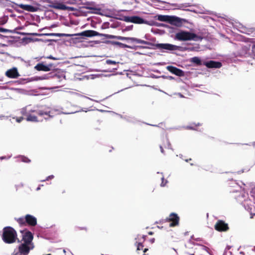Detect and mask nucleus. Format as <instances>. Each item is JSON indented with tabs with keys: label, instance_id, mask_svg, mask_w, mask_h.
<instances>
[{
	"label": "nucleus",
	"instance_id": "obj_1",
	"mask_svg": "<svg viewBox=\"0 0 255 255\" xmlns=\"http://www.w3.org/2000/svg\"><path fill=\"white\" fill-rule=\"evenodd\" d=\"M132 43L139 44H143L145 45H151V47L141 45L144 48H136L137 49H158L161 52H168L169 51L181 50V47L179 46L175 45H167V44H154L150 42L141 40L137 38L133 37Z\"/></svg>",
	"mask_w": 255,
	"mask_h": 255
},
{
	"label": "nucleus",
	"instance_id": "obj_2",
	"mask_svg": "<svg viewBox=\"0 0 255 255\" xmlns=\"http://www.w3.org/2000/svg\"><path fill=\"white\" fill-rule=\"evenodd\" d=\"M1 238L3 241L6 244H12L15 243L16 240L18 241V242H20L17 238L16 231L10 226L5 227L3 229Z\"/></svg>",
	"mask_w": 255,
	"mask_h": 255
},
{
	"label": "nucleus",
	"instance_id": "obj_3",
	"mask_svg": "<svg viewBox=\"0 0 255 255\" xmlns=\"http://www.w3.org/2000/svg\"><path fill=\"white\" fill-rule=\"evenodd\" d=\"M174 39L179 41L194 40L197 41L202 39V37L194 33L179 30L176 33Z\"/></svg>",
	"mask_w": 255,
	"mask_h": 255
},
{
	"label": "nucleus",
	"instance_id": "obj_4",
	"mask_svg": "<svg viewBox=\"0 0 255 255\" xmlns=\"http://www.w3.org/2000/svg\"><path fill=\"white\" fill-rule=\"evenodd\" d=\"M88 36V37H91L95 36H104L109 39H116L120 40H127L132 43L133 37H124L121 36H116L108 34L100 33L96 31L93 30H88V32L85 33Z\"/></svg>",
	"mask_w": 255,
	"mask_h": 255
},
{
	"label": "nucleus",
	"instance_id": "obj_5",
	"mask_svg": "<svg viewBox=\"0 0 255 255\" xmlns=\"http://www.w3.org/2000/svg\"><path fill=\"white\" fill-rule=\"evenodd\" d=\"M88 32V30H85L80 33H75V34H67V33H27V34L33 35V36H54L62 37V36H85L88 37V36L85 34Z\"/></svg>",
	"mask_w": 255,
	"mask_h": 255
},
{
	"label": "nucleus",
	"instance_id": "obj_6",
	"mask_svg": "<svg viewBox=\"0 0 255 255\" xmlns=\"http://www.w3.org/2000/svg\"><path fill=\"white\" fill-rule=\"evenodd\" d=\"M34 246L21 243L18 247L14 250L13 255H28L30 250L34 249Z\"/></svg>",
	"mask_w": 255,
	"mask_h": 255
},
{
	"label": "nucleus",
	"instance_id": "obj_7",
	"mask_svg": "<svg viewBox=\"0 0 255 255\" xmlns=\"http://www.w3.org/2000/svg\"><path fill=\"white\" fill-rule=\"evenodd\" d=\"M62 78H64L65 76L63 75H59L55 72H50L46 74H44L43 76H39V77H36L33 78V81L34 80H42L45 79H48L49 78H53L55 79L56 80L60 82L61 79Z\"/></svg>",
	"mask_w": 255,
	"mask_h": 255
},
{
	"label": "nucleus",
	"instance_id": "obj_8",
	"mask_svg": "<svg viewBox=\"0 0 255 255\" xmlns=\"http://www.w3.org/2000/svg\"><path fill=\"white\" fill-rule=\"evenodd\" d=\"M105 43L106 44H112L113 45H116L119 46L120 48H128L133 50H136V48H144L141 46H130L127 45L126 44H124L122 42L115 41H111V40H106L105 41Z\"/></svg>",
	"mask_w": 255,
	"mask_h": 255
},
{
	"label": "nucleus",
	"instance_id": "obj_9",
	"mask_svg": "<svg viewBox=\"0 0 255 255\" xmlns=\"http://www.w3.org/2000/svg\"><path fill=\"white\" fill-rule=\"evenodd\" d=\"M33 239V236L32 234L30 231H26L22 235L21 241H23L22 243L23 244L34 246L33 243L32 242Z\"/></svg>",
	"mask_w": 255,
	"mask_h": 255
},
{
	"label": "nucleus",
	"instance_id": "obj_10",
	"mask_svg": "<svg viewBox=\"0 0 255 255\" xmlns=\"http://www.w3.org/2000/svg\"><path fill=\"white\" fill-rule=\"evenodd\" d=\"M166 220L167 221L171 222V223L169 224V227H172L179 225V217L177 214L172 213L170 214L169 218H167Z\"/></svg>",
	"mask_w": 255,
	"mask_h": 255
},
{
	"label": "nucleus",
	"instance_id": "obj_11",
	"mask_svg": "<svg viewBox=\"0 0 255 255\" xmlns=\"http://www.w3.org/2000/svg\"><path fill=\"white\" fill-rule=\"evenodd\" d=\"M83 4L85 5V6H83L84 8L90 9V10H94L96 11L94 12V13L95 14H101L99 11L101 10L100 8L97 7L96 3L94 1H85V2L82 3Z\"/></svg>",
	"mask_w": 255,
	"mask_h": 255
},
{
	"label": "nucleus",
	"instance_id": "obj_12",
	"mask_svg": "<svg viewBox=\"0 0 255 255\" xmlns=\"http://www.w3.org/2000/svg\"><path fill=\"white\" fill-rule=\"evenodd\" d=\"M48 6L61 10H68L70 11L76 10V8L73 7L66 6L62 2H55L54 4L48 5Z\"/></svg>",
	"mask_w": 255,
	"mask_h": 255
},
{
	"label": "nucleus",
	"instance_id": "obj_13",
	"mask_svg": "<svg viewBox=\"0 0 255 255\" xmlns=\"http://www.w3.org/2000/svg\"><path fill=\"white\" fill-rule=\"evenodd\" d=\"M14 4L18 6V7L22 8L23 9L26 10L29 12H36L40 10V8L38 7L33 6L29 4H24L22 3L18 4L15 2H12Z\"/></svg>",
	"mask_w": 255,
	"mask_h": 255
},
{
	"label": "nucleus",
	"instance_id": "obj_14",
	"mask_svg": "<svg viewBox=\"0 0 255 255\" xmlns=\"http://www.w3.org/2000/svg\"><path fill=\"white\" fill-rule=\"evenodd\" d=\"M166 69L171 73L179 77H183L185 75L184 72L182 70L173 66H167Z\"/></svg>",
	"mask_w": 255,
	"mask_h": 255
},
{
	"label": "nucleus",
	"instance_id": "obj_15",
	"mask_svg": "<svg viewBox=\"0 0 255 255\" xmlns=\"http://www.w3.org/2000/svg\"><path fill=\"white\" fill-rule=\"evenodd\" d=\"M215 229L219 232H225L228 230L229 227L223 221L218 220L215 225Z\"/></svg>",
	"mask_w": 255,
	"mask_h": 255
},
{
	"label": "nucleus",
	"instance_id": "obj_16",
	"mask_svg": "<svg viewBox=\"0 0 255 255\" xmlns=\"http://www.w3.org/2000/svg\"><path fill=\"white\" fill-rule=\"evenodd\" d=\"M50 108L47 107H41V109H38L36 110L33 111L35 112L36 114L40 116H42L43 115H48L49 117L52 118L53 117V115H51V111L49 110Z\"/></svg>",
	"mask_w": 255,
	"mask_h": 255
},
{
	"label": "nucleus",
	"instance_id": "obj_17",
	"mask_svg": "<svg viewBox=\"0 0 255 255\" xmlns=\"http://www.w3.org/2000/svg\"><path fill=\"white\" fill-rule=\"evenodd\" d=\"M203 65H205L209 68H219L222 66V64L220 62L210 60L203 62Z\"/></svg>",
	"mask_w": 255,
	"mask_h": 255
},
{
	"label": "nucleus",
	"instance_id": "obj_18",
	"mask_svg": "<svg viewBox=\"0 0 255 255\" xmlns=\"http://www.w3.org/2000/svg\"><path fill=\"white\" fill-rule=\"evenodd\" d=\"M184 20L178 17L175 16H170L169 23L174 26H181L182 25V21Z\"/></svg>",
	"mask_w": 255,
	"mask_h": 255
},
{
	"label": "nucleus",
	"instance_id": "obj_19",
	"mask_svg": "<svg viewBox=\"0 0 255 255\" xmlns=\"http://www.w3.org/2000/svg\"><path fill=\"white\" fill-rule=\"evenodd\" d=\"M172 5L177 6V7L175 9H182L183 10L185 11H189L191 12H194L196 13V11L194 9H185V8L187 7H190L193 6L191 3H181V4H177V3H172L171 4Z\"/></svg>",
	"mask_w": 255,
	"mask_h": 255
},
{
	"label": "nucleus",
	"instance_id": "obj_20",
	"mask_svg": "<svg viewBox=\"0 0 255 255\" xmlns=\"http://www.w3.org/2000/svg\"><path fill=\"white\" fill-rule=\"evenodd\" d=\"M5 75L6 76L10 78H17L20 76L17 69L16 67H13L12 68L6 71Z\"/></svg>",
	"mask_w": 255,
	"mask_h": 255
},
{
	"label": "nucleus",
	"instance_id": "obj_21",
	"mask_svg": "<svg viewBox=\"0 0 255 255\" xmlns=\"http://www.w3.org/2000/svg\"><path fill=\"white\" fill-rule=\"evenodd\" d=\"M181 48L180 51L186 50L188 51H198L200 48L199 44H195L194 45H188L186 47H182L180 46Z\"/></svg>",
	"mask_w": 255,
	"mask_h": 255
},
{
	"label": "nucleus",
	"instance_id": "obj_22",
	"mask_svg": "<svg viewBox=\"0 0 255 255\" xmlns=\"http://www.w3.org/2000/svg\"><path fill=\"white\" fill-rule=\"evenodd\" d=\"M26 223L31 226H35L37 224V220L35 217L30 215H26Z\"/></svg>",
	"mask_w": 255,
	"mask_h": 255
},
{
	"label": "nucleus",
	"instance_id": "obj_23",
	"mask_svg": "<svg viewBox=\"0 0 255 255\" xmlns=\"http://www.w3.org/2000/svg\"><path fill=\"white\" fill-rule=\"evenodd\" d=\"M33 81V78H20L19 79L15 81H13L10 82V83H12L13 84H15L16 85H22L27 83L28 82Z\"/></svg>",
	"mask_w": 255,
	"mask_h": 255
},
{
	"label": "nucleus",
	"instance_id": "obj_24",
	"mask_svg": "<svg viewBox=\"0 0 255 255\" xmlns=\"http://www.w3.org/2000/svg\"><path fill=\"white\" fill-rule=\"evenodd\" d=\"M144 38L147 40L146 41L147 42H150L151 43H153L154 44H167V45H172V44L170 43H156V39L155 37H152L149 34H146Z\"/></svg>",
	"mask_w": 255,
	"mask_h": 255
},
{
	"label": "nucleus",
	"instance_id": "obj_25",
	"mask_svg": "<svg viewBox=\"0 0 255 255\" xmlns=\"http://www.w3.org/2000/svg\"><path fill=\"white\" fill-rule=\"evenodd\" d=\"M35 69L37 71H43L47 72L50 71V69L46 65L43 64V63H38L35 67Z\"/></svg>",
	"mask_w": 255,
	"mask_h": 255
},
{
	"label": "nucleus",
	"instance_id": "obj_26",
	"mask_svg": "<svg viewBox=\"0 0 255 255\" xmlns=\"http://www.w3.org/2000/svg\"><path fill=\"white\" fill-rule=\"evenodd\" d=\"M155 19L161 21H165L169 22V20L170 18L169 15H157L154 16Z\"/></svg>",
	"mask_w": 255,
	"mask_h": 255
},
{
	"label": "nucleus",
	"instance_id": "obj_27",
	"mask_svg": "<svg viewBox=\"0 0 255 255\" xmlns=\"http://www.w3.org/2000/svg\"><path fill=\"white\" fill-rule=\"evenodd\" d=\"M72 38L68 40L70 42L76 43L82 41V39L84 38L83 37H86L85 36H71Z\"/></svg>",
	"mask_w": 255,
	"mask_h": 255
},
{
	"label": "nucleus",
	"instance_id": "obj_28",
	"mask_svg": "<svg viewBox=\"0 0 255 255\" xmlns=\"http://www.w3.org/2000/svg\"><path fill=\"white\" fill-rule=\"evenodd\" d=\"M190 61L195 64L197 66H201L203 65V62L198 57H193L190 59Z\"/></svg>",
	"mask_w": 255,
	"mask_h": 255
},
{
	"label": "nucleus",
	"instance_id": "obj_29",
	"mask_svg": "<svg viewBox=\"0 0 255 255\" xmlns=\"http://www.w3.org/2000/svg\"><path fill=\"white\" fill-rule=\"evenodd\" d=\"M26 121L28 122H37L38 121L36 116L28 114L27 116Z\"/></svg>",
	"mask_w": 255,
	"mask_h": 255
},
{
	"label": "nucleus",
	"instance_id": "obj_30",
	"mask_svg": "<svg viewBox=\"0 0 255 255\" xmlns=\"http://www.w3.org/2000/svg\"><path fill=\"white\" fill-rule=\"evenodd\" d=\"M167 28H168V32L169 33H174L176 34V32H178L179 31V29L175 26H171L169 25H168V26H166Z\"/></svg>",
	"mask_w": 255,
	"mask_h": 255
},
{
	"label": "nucleus",
	"instance_id": "obj_31",
	"mask_svg": "<svg viewBox=\"0 0 255 255\" xmlns=\"http://www.w3.org/2000/svg\"><path fill=\"white\" fill-rule=\"evenodd\" d=\"M144 19L138 16H135V19H134V23H137V24H142L144 23Z\"/></svg>",
	"mask_w": 255,
	"mask_h": 255
},
{
	"label": "nucleus",
	"instance_id": "obj_32",
	"mask_svg": "<svg viewBox=\"0 0 255 255\" xmlns=\"http://www.w3.org/2000/svg\"><path fill=\"white\" fill-rule=\"evenodd\" d=\"M120 17L117 18L118 19L123 20V21H124L126 22H129L130 20V16H124V15H120Z\"/></svg>",
	"mask_w": 255,
	"mask_h": 255
},
{
	"label": "nucleus",
	"instance_id": "obj_33",
	"mask_svg": "<svg viewBox=\"0 0 255 255\" xmlns=\"http://www.w3.org/2000/svg\"><path fill=\"white\" fill-rule=\"evenodd\" d=\"M8 19V16L6 15L0 18V25H2L5 24L7 22Z\"/></svg>",
	"mask_w": 255,
	"mask_h": 255
},
{
	"label": "nucleus",
	"instance_id": "obj_34",
	"mask_svg": "<svg viewBox=\"0 0 255 255\" xmlns=\"http://www.w3.org/2000/svg\"><path fill=\"white\" fill-rule=\"evenodd\" d=\"M16 220L20 225H24L26 224V221H25L26 220V216L25 217H20Z\"/></svg>",
	"mask_w": 255,
	"mask_h": 255
},
{
	"label": "nucleus",
	"instance_id": "obj_35",
	"mask_svg": "<svg viewBox=\"0 0 255 255\" xmlns=\"http://www.w3.org/2000/svg\"><path fill=\"white\" fill-rule=\"evenodd\" d=\"M201 125V124L199 123H197V124L193 123V124H192L191 125L187 126V128L189 129L194 130V129H195V127L200 126Z\"/></svg>",
	"mask_w": 255,
	"mask_h": 255
},
{
	"label": "nucleus",
	"instance_id": "obj_36",
	"mask_svg": "<svg viewBox=\"0 0 255 255\" xmlns=\"http://www.w3.org/2000/svg\"><path fill=\"white\" fill-rule=\"evenodd\" d=\"M25 39L29 40L30 41H43V39H40V38H34L33 39L32 38L30 37H24L23 38V40H24Z\"/></svg>",
	"mask_w": 255,
	"mask_h": 255
},
{
	"label": "nucleus",
	"instance_id": "obj_37",
	"mask_svg": "<svg viewBox=\"0 0 255 255\" xmlns=\"http://www.w3.org/2000/svg\"><path fill=\"white\" fill-rule=\"evenodd\" d=\"M144 22H144V24H148L150 26H155L156 21H155L154 20L147 21V20H144Z\"/></svg>",
	"mask_w": 255,
	"mask_h": 255
},
{
	"label": "nucleus",
	"instance_id": "obj_38",
	"mask_svg": "<svg viewBox=\"0 0 255 255\" xmlns=\"http://www.w3.org/2000/svg\"><path fill=\"white\" fill-rule=\"evenodd\" d=\"M133 28V25H130L125 27V28L122 29L123 32L128 31L132 30Z\"/></svg>",
	"mask_w": 255,
	"mask_h": 255
},
{
	"label": "nucleus",
	"instance_id": "obj_39",
	"mask_svg": "<svg viewBox=\"0 0 255 255\" xmlns=\"http://www.w3.org/2000/svg\"><path fill=\"white\" fill-rule=\"evenodd\" d=\"M127 121L131 123H136L137 121V120L134 117H130L127 118Z\"/></svg>",
	"mask_w": 255,
	"mask_h": 255
},
{
	"label": "nucleus",
	"instance_id": "obj_40",
	"mask_svg": "<svg viewBox=\"0 0 255 255\" xmlns=\"http://www.w3.org/2000/svg\"><path fill=\"white\" fill-rule=\"evenodd\" d=\"M21 114L23 116H27L28 114L27 113L26 107L23 108L21 109Z\"/></svg>",
	"mask_w": 255,
	"mask_h": 255
},
{
	"label": "nucleus",
	"instance_id": "obj_41",
	"mask_svg": "<svg viewBox=\"0 0 255 255\" xmlns=\"http://www.w3.org/2000/svg\"><path fill=\"white\" fill-rule=\"evenodd\" d=\"M18 29V28H16L13 30H10L9 29V31L8 32H10V33H17V32H16V30ZM17 33H19L18 32H17ZM21 35H28L27 33H24V32H21V33H19Z\"/></svg>",
	"mask_w": 255,
	"mask_h": 255
},
{
	"label": "nucleus",
	"instance_id": "obj_42",
	"mask_svg": "<svg viewBox=\"0 0 255 255\" xmlns=\"http://www.w3.org/2000/svg\"><path fill=\"white\" fill-rule=\"evenodd\" d=\"M160 77L163 78V79H167L170 80H174L175 78L171 76H165V75H162Z\"/></svg>",
	"mask_w": 255,
	"mask_h": 255
},
{
	"label": "nucleus",
	"instance_id": "obj_43",
	"mask_svg": "<svg viewBox=\"0 0 255 255\" xmlns=\"http://www.w3.org/2000/svg\"><path fill=\"white\" fill-rule=\"evenodd\" d=\"M106 63L108 64H117V63H119V62H117L115 61H113V60H110V59H108V60H106Z\"/></svg>",
	"mask_w": 255,
	"mask_h": 255
},
{
	"label": "nucleus",
	"instance_id": "obj_44",
	"mask_svg": "<svg viewBox=\"0 0 255 255\" xmlns=\"http://www.w3.org/2000/svg\"><path fill=\"white\" fill-rule=\"evenodd\" d=\"M155 26H162V27H166V26H168V25L164 24V23H158V22L156 21L155 22Z\"/></svg>",
	"mask_w": 255,
	"mask_h": 255
},
{
	"label": "nucleus",
	"instance_id": "obj_45",
	"mask_svg": "<svg viewBox=\"0 0 255 255\" xmlns=\"http://www.w3.org/2000/svg\"><path fill=\"white\" fill-rule=\"evenodd\" d=\"M21 160H22V161H23L24 162H26V163H28V162H30V160L25 156L21 157Z\"/></svg>",
	"mask_w": 255,
	"mask_h": 255
},
{
	"label": "nucleus",
	"instance_id": "obj_46",
	"mask_svg": "<svg viewBox=\"0 0 255 255\" xmlns=\"http://www.w3.org/2000/svg\"><path fill=\"white\" fill-rule=\"evenodd\" d=\"M195 245H197V246H201L202 247V249L205 250V251H208V250H209V248L208 247H207L206 246H205L199 244H196Z\"/></svg>",
	"mask_w": 255,
	"mask_h": 255
},
{
	"label": "nucleus",
	"instance_id": "obj_47",
	"mask_svg": "<svg viewBox=\"0 0 255 255\" xmlns=\"http://www.w3.org/2000/svg\"><path fill=\"white\" fill-rule=\"evenodd\" d=\"M143 247V246L142 243H139L137 245V250H142Z\"/></svg>",
	"mask_w": 255,
	"mask_h": 255
},
{
	"label": "nucleus",
	"instance_id": "obj_48",
	"mask_svg": "<svg viewBox=\"0 0 255 255\" xmlns=\"http://www.w3.org/2000/svg\"><path fill=\"white\" fill-rule=\"evenodd\" d=\"M8 31H9V29L0 27V32H8Z\"/></svg>",
	"mask_w": 255,
	"mask_h": 255
},
{
	"label": "nucleus",
	"instance_id": "obj_49",
	"mask_svg": "<svg viewBox=\"0 0 255 255\" xmlns=\"http://www.w3.org/2000/svg\"><path fill=\"white\" fill-rule=\"evenodd\" d=\"M46 2L49 3H50L49 5H50V4H54V3L55 2H59L57 0L52 1V0H47Z\"/></svg>",
	"mask_w": 255,
	"mask_h": 255
},
{
	"label": "nucleus",
	"instance_id": "obj_50",
	"mask_svg": "<svg viewBox=\"0 0 255 255\" xmlns=\"http://www.w3.org/2000/svg\"><path fill=\"white\" fill-rule=\"evenodd\" d=\"M231 247L230 246H227L225 249L224 253L223 255H226L227 251H229L231 249Z\"/></svg>",
	"mask_w": 255,
	"mask_h": 255
},
{
	"label": "nucleus",
	"instance_id": "obj_51",
	"mask_svg": "<svg viewBox=\"0 0 255 255\" xmlns=\"http://www.w3.org/2000/svg\"><path fill=\"white\" fill-rule=\"evenodd\" d=\"M109 25V22H107V23L105 22L102 25V29L106 28L108 27Z\"/></svg>",
	"mask_w": 255,
	"mask_h": 255
},
{
	"label": "nucleus",
	"instance_id": "obj_52",
	"mask_svg": "<svg viewBox=\"0 0 255 255\" xmlns=\"http://www.w3.org/2000/svg\"><path fill=\"white\" fill-rule=\"evenodd\" d=\"M118 68V67H117L116 68H114L113 69V70H104L103 72H112V71H114L115 70H117Z\"/></svg>",
	"mask_w": 255,
	"mask_h": 255
},
{
	"label": "nucleus",
	"instance_id": "obj_53",
	"mask_svg": "<svg viewBox=\"0 0 255 255\" xmlns=\"http://www.w3.org/2000/svg\"><path fill=\"white\" fill-rule=\"evenodd\" d=\"M252 51L253 54L254 55V56H255V44L253 45V46L252 47Z\"/></svg>",
	"mask_w": 255,
	"mask_h": 255
},
{
	"label": "nucleus",
	"instance_id": "obj_54",
	"mask_svg": "<svg viewBox=\"0 0 255 255\" xmlns=\"http://www.w3.org/2000/svg\"><path fill=\"white\" fill-rule=\"evenodd\" d=\"M167 148L173 150V149L172 148V147H171V144L170 143V142L168 139H167Z\"/></svg>",
	"mask_w": 255,
	"mask_h": 255
},
{
	"label": "nucleus",
	"instance_id": "obj_55",
	"mask_svg": "<svg viewBox=\"0 0 255 255\" xmlns=\"http://www.w3.org/2000/svg\"><path fill=\"white\" fill-rule=\"evenodd\" d=\"M24 119V118L22 117H19V118H16V121L17 123H20Z\"/></svg>",
	"mask_w": 255,
	"mask_h": 255
},
{
	"label": "nucleus",
	"instance_id": "obj_56",
	"mask_svg": "<svg viewBox=\"0 0 255 255\" xmlns=\"http://www.w3.org/2000/svg\"><path fill=\"white\" fill-rule=\"evenodd\" d=\"M50 41H54V42H56L57 40H55V39H45V40H43V41L45 43H46L47 42H50Z\"/></svg>",
	"mask_w": 255,
	"mask_h": 255
},
{
	"label": "nucleus",
	"instance_id": "obj_57",
	"mask_svg": "<svg viewBox=\"0 0 255 255\" xmlns=\"http://www.w3.org/2000/svg\"><path fill=\"white\" fill-rule=\"evenodd\" d=\"M161 179H162V182L161 183V186L163 187L165 185V184L167 182V181L165 180V183H163V181L164 180V177H163Z\"/></svg>",
	"mask_w": 255,
	"mask_h": 255
},
{
	"label": "nucleus",
	"instance_id": "obj_58",
	"mask_svg": "<svg viewBox=\"0 0 255 255\" xmlns=\"http://www.w3.org/2000/svg\"><path fill=\"white\" fill-rule=\"evenodd\" d=\"M246 209L251 213V211H252L253 208L252 207H250L249 206H247V208L246 207Z\"/></svg>",
	"mask_w": 255,
	"mask_h": 255
},
{
	"label": "nucleus",
	"instance_id": "obj_59",
	"mask_svg": "<svg viewBox=\"0 0 255 255\" xmlns=\"http://www.w3.org/2000/svg\"><path fill=\"white\" fill-rule=\"evenodd\" d=\"M134 19H135V16H130V22L134 23Z\"/></svg>",
	"mask_w": 255,
	"mask_h": 255
},
{
	"label": "nucleus",
	"instance_id": "obj_60",
	"mask_svg": "<svg viewBox=\"0 0 255 255\" xmlns=\"http://www.w3.org/2000/svg\"><path fill=\"white\" fill-rule=\"evenodd\" d=\"M152 0V1H156L161 3H168V2H166L165 1H162V0ZM168 4H169V3H168Z\"/></svg>",
	"mask_w": 255,
	"mask_h": 255
},
{
	"label": "nucleus",
	"instance_id": "obj_61",
	"mask_svg": "<svg viewBox=\"0 0 255 255\" xmlns=\"http://www.w3.org/2000/svg\"><path fill=\"white\" fill-rule=\"evenodd\" d=\"M67 3H70V4H73L75 3V0H69Z\"/></svg>",
	"mask_w": 255,
	"mask_h": 255
},
{
	"label": "nucleus",
	"instance_id": "obj_62",
	"mask_svg": "<svg viewBox=\"0 0 255 255\" xmlns=\"http://www.w3.org/2000/svg\"><path fill=\"white\" fill-rule=\"evenodd\" d=\"M159 147H160V151H161V153L164 154H165V151H164V149L163 148L162 146V145H160Z\"/></svg>",
	"mask_w": 255,
	"mask_h": 255
},
{
	"label": "nucleus",
	"instance_id": "obj_63",
	"mask_svg": "<svg viewBox=\"0 0 255 255\" xmlns=\"http://www.w3.org/2000/svg\"><path fill=\"white\" fill-rule=\"evenodd\" d=\"M48 66V67L50 69V71L51 70V68H52L53 64L52 63H50L48 65H46Z\"/></svg>",
	"mask_w": 255,
	"mask_h": 255
},
{
	"label": "nucleus",
	"instance_id": "obj_64",
	"mask_svg": "<svg viewBox=\"0 0 255 255\" xmlns=\"http://www.w3.org/2000/svg\"><path fill=\"white\" fill-rule=\"evenodd\" d=\"M14 9L16 12H18L19 13H22L23 12V11L21 10L16 9L15 8H14Z\"/></svg>",
	"mask_w": 255,
	"mask_h": 255
}]
</instances>
